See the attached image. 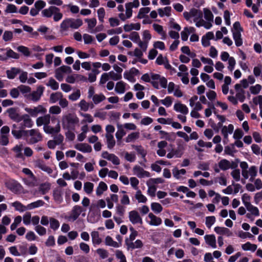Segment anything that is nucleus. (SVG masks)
<instances>
[{
	"label": "nucleus",
	"instance_id": "21",
	"mask_svg": "<svg viewBox=\"0 0 262 262\" xmlns=\"http://www.w3.org/2000/svg\"><path fill=\"white\" fill-rule=\"evenodd\" d=\"M214 231L217 234L226 235L228 236H230L232 234L229 229L225 227H216L214 228Z\"/></svg>",
	"mask_w": 262,
	"mask_h": 262
},
{
	"label": "nucleus",
	"instance_id": "2",
	"mask_svg": "<svg viewBox=\"0 0 262 262\" xmlns=\"http://www.w3.org/2000/svg\"><path fill=\"white\" fill-rule=\"evenodd\" d=\"M79 122L78 118L73 114H68L62 117V124L63 128L74 130L76 124Z\"/></svg>",
	"mask_w": 262,
	"mask_h": 262
},
{
	"label": "nucleus",
	"instance_id": "54",
	"mask_svg": "<svg viewBox=\"0 0 262 262\" xmlns=\"http://www.w3.org/2000/svg\"><path fill=\"white\" fill-rule=\"evenodd\" d=\"M70 18L64 20L60 24L61 29L63 31L67 30L69 27H70Z\"/></svg>",
	"mask_w": 262,
	"mask_h": 262
},
{
	"label": "nucleus",
	"instance_id": "42",
	"mask_svg": "<svg viewBox=\"0 0 262 262\" xmlns=\"http://www.w3.org/2000/svg\"><path fill=\"white\" fill-rule=\"evenodd\" d=\"M139 137V132H134L130 134L127 136V137L125 139V141L127 143H129L133 141L134 140L138 139Z\"/></svg>",
	"mask_w": 262,
	"mask_h": 262
},
{
	"label": "nucleus",
	"instance_id": "4",
	"mask_svg": "<svg viewBox=\"0 0 262 262\" xmlns=\"http://www.w3.org/2000/svg\"><path fill=\"white\" fill-rule=\"evenodd\" d=\"M5 186L14 193H17L22 189L21 185L17 181L13 179H8L5 181Z\"/></svg>",
	"mask_w": 262,
	"mask_h": 262
},
{
	"label": "nucleus",
	"instance_id": "9",
	"mask_svg": "<svg viewBox=\"0 0 262 262\" xmlns=\"http://www.w3.org/2000/svg\"><path fill=\"white\" fill-rule=\"evenodd\" d=\"M21 121H23V122L20 124V129H24L26 127L30 128L33 126V121L28 114L22 115L20 119V122Z\"/></svg>",
	"mask_w": 262,
	"mask_h": 262
},
{
	"label": "nucleus",
	"instance_id": "57",
	"mask_svg": "<svg viewBox=\"0 0 262 262\" xmlns=\"http://www.w3.org/2000/svg\"><path fill=\"white\" fill-rule=\"evenodd\" d=\"M7 57L12 58L14 59H18L19 58V55L14 52L12 50H8L6 53Z\"/></svg>",
	"mask_w": 262,
	"mask_h": 262
},
{
	"label": "nucleus",
	"instance_id": "61",
	"mask_svg": "<svg viewBox=\"0 0 262 262\" xmlns=\"http://www.w3.org/2000/svg\"><path fill=\"white\" fill-rule=\"evenodd\" d=\"M215 221V217L214 216H207L206 217V225L209 228L214 223Z\"/></svg>",
	"mask_w": 262,
	"mask_h": 262
},
{
	"label": "nucleus",
	"instance_id": "15",
	"mask_svg": "<svg viewBox=\"0 0 262 262\" xmlns=\"http://www.w3.org/2000/svg\"><path fill=\"white\" fill-rule=\"evenodd\" d=\"M84 211L81 206L79 205H75L73 207L72 210L70 218L72 219L73 221L76 220L79 217L80 214L82 211Z\"/></svg>",
	"mask_w": 262,
	"mask_h": 262
},
{
	"label": "nucleus",
	"instance_id": "41",
	"mask_svg": "<svg viewBox=\"0 0 262 262\" xmlns=\"http://www.w3.org/2000/svg\"><path fill=\"white\" fill-rule=\"evenodd\" d=\"M12 205L15 207L16 210L19 211L20 212H23L26 210H28L27 208V206H25L23 205L21 203L18 201L14 202L12 204Z\"/></svg>",
	"mask_w": 262,
	"mask_h": 262
},
{
	"label": "nucleus",
	"instance_id": "8",
	"mask_svg": "<svg viewBox=\"0 0 262 262\" xmlns=\"http://www.w3.org/2000/svg\"><path fill=\"white\" fill-rule=\"evenodd\" d=\"M29 135L31 136L29 141L30 144H34L42 140V136L37 129L29 130Z\"/></svg>",
	"mask_w": 262,
	"mask_h": 262
},
{
	"label": "nucleus",
	"instance_id": "28",
	"mask_svg": "<svg viewBox=\"0 0 262 262\" xmlns=\"http://www.w3.org/2000/svg\"><path fill=\"white\" fill-rule=\"evenodd\" d=\"M62 97H63V95L61 92H57L52 93L50 97V102L52 103H55Z\"/></svg>",
	"mask_w": 262,
	"mask_h": 262
},
{
	"label": "nucleus",
	"instance_id": "12",
	"mask_svg": "<svg viewBox=\"0 0 262 262\" xmlns=\"http://www.w3.org/2000/svg\"><path fill=\"white\" fill-rule=\"evenodd\" d=\"M102 157L107 160L112 161L115 165H119L120 164V160L118 157L113 154H109L107 151H104L102 153Z\"/></svg>",
	"mask_w": 262,
	"mask_h": 262
},
{
	"label": "nucleus",
	"instance_id": "24",
	"mask_svg": "<svg viewBox=\"0 0 262 262\" xmlns=\"http://www.w3.org/2000/svg\"><path fill=\"white\" fill-rule=\"evenodd\" d=\"M219 168L224 171H225L230 167V162L226 159L221 160L218 163Z\"/></svg>",
	"mask_w": 262,
	"mask_h": 262
},
{
	"label": "nucleus",
	"instance_id": "45",
	"mask_svg": "<svg viewBox=\"0 0 262 262\" xmlns=\"http://www.w3.org/2000/svg\"><path fill=\"white\" fill-rule=\"evenodd\" d=\"M94 184L91 182H88L84 184V190L88 194H90L92 192Z\"/></svg>",
	"mask_w": 262,
	"mask_h": 262
},
{
	"label": "nucleus",
	"instance_id": "31",
	"mask_svg": "<svg viewBox=\"0 0 262 262\" xmlns=\"http://www.w3.org/2000/svg\"><path fill=\"white\" fill-rule=\"evenodd\" d=\"M106 138L107 139V147L110 149L113 148L115 145V141L113 136L111 134H106Z\"/></svg>",
	"mask_w": 262,
	"mask_h": 262
},
{
	"label": "nucleus",
	"instance_id": "48",
	"mask_svg": "<svg viewBox=\"0 0 262 262\" xmlns=\"http://www.w3.org/2000/svg\"><path fill=\"white\" fill-rule=\"evenodd\" d=\"M204 17L208 21H212L213 15L210 10L207 8L204 9Z\"/></svg>",
	"mask_w": 262,
	"mask_h": 262
},
{
	"label": "nucleus",
	"instance_id": "7",
	"mask_svg": "<svg viewBox=\"0 0 262 262\" xmlns=\"http://www.w3.org/2000/svg\"><path fill=\"white\" fill-rule=\"evenodd\" d=\"M128 217L129 221L133 224H143L142 219L139 214V212L136 210H132L128 213Z\"/></svg>",
	"mask_w": 262,
	"mask_h": 262
},
{
	"label": "nucleus",
	"instance_id": "56",
	"mask_svg": "<svg viewBox=\"0 0 262 262\" xmlns=\"http://www.w3.org/2000/svg\"><path fill=\"white\" fill-rule=\"evenodd\" d=\"M79 106L81 110L86 112L89 110L90 104L83 99L79 102Z\"/></svg>",
	"mask_w": 262,
	"mask_h": 262
},
{
	"label": "nucleus",
	"instance_id": "22",
	"mask_svg": "<svg viewBox=\"0 0 262 262\" xmlns=\"http://www.w3.org/2000/svg\"><path fill=\"white\" fill-rule=\"evenodd\" d=\"M148 217L150 219L149 224L151 225L158 226L162 223V220L160 217L155 215L152 213H149L148 214Z\"/></svg>",
	"mask_w": 262,
	"mask_h": 262
},
{
	"label": "nucleus",
	"instance_id": "11",
	"mask_svg": "<svg viewBox=\"0 0 262 262\" xmlns=\"http://www.w3.org/2000/svg\"><path fill=\"white\" fill-rule=\"evenodd\" d=\"M7 113H8L9 118L16 122H20V119L21 117L17 112V109L15 107H11L7 110Z\"/></svg>",
	"mask_w": 262,
	"mask_h": 262
},
{
	"label": "nucleus",
	"instance_id": "59",
	"mask_svg": "<svg viewBox=\"0 0 262 262\" xmlns=\"http://www.w3.org/2000/svg\"><path fill=\"white\" fill-rule=\"evenodd\" d=\"M129 38L135 42H138L140 39V36L137 32H133L129 35Z\"/></svg>",
	"mask_w": 262,
	"mask_h": 262
},
{
	"label": "nucleus",
	"instance_id": "53",
	"mask_svg": "<svg viewBox=\"0 0 262 262\" xmlns=\"http://www.w3.org/2000/svg\"><path fill=\"white\" fill-rule=\"evenodd\" d=\"M13 38V33L10 31H5L3 38L5 41H8L11 40Z\"/></svg>",
	"mask_w": 262,
	"mask_h": 262
},
{
	"label": "nucleus",
	"instance_id": "23",
	"mask_svg": "<svg viewBox=\"0 0 262 262\" xmlns=\"http://www.w3.org/2000/svg\"><path fill=\"white\" fill-rule=\"evenodd\" d=\"M233 37L236 46L237 47L241 46L243 44V40L240 31H233Z\"/></svg>",
	"mask_w": 262,
	"mask_h": 262
},
{
	"label": "nucleus",
	"instance_id": "20",
	"mask_svg": "<svg viewBox=\"0 0 262 262\" xmlns=\"http://www.w3.org/2000/svg\"><path fill=\"white\" fill-rule=\"evenodd\" d=\"M21 70L16 68H12L10 70L6 71L7 77L9 79H14L17 74L20 73Z\"/></svg>",
	"mask_w": 262,
	"mask_h": 262
},
{
	"label": "nucleus",
	"instance_id": "1",
	"mask_svg": "<svg viewBox=\"0 0 262 262\" xmlns=\"http://www.w3.org/2000/svg\"><path fill=\"white\" fill-rule=\"evenodd\" d=\"M41 15L42 16L47 18H50L53 16V19L55 21L60 20L63 16L59 8L54 6H51L48 8L42 10Z\"/></svg>",
	"mask_w": 262,
	"mask_h": 262
},
{
	"label": "nucleus",
	"instance_id": "5",
	"mask_svg": "<svg viewBox=\"0 0 262 262\" xmlns=\"http://www.w3.org/2000/svg\"><path fill=\"white\" fill-rule=\"evenodd\" d=\"M57 120H58V119L55 117H51L50 114H47L37 118L36 119V124L38 126H40L42 125L46 126L50 123V120H51L52 122H56Z\"/></svg>",
	"mask_w": 262,
	"mask_h": 262
},
{
	"label": "nucleus",
	"instance_id": "49",
	"mask_svg": "<svg viewBox=\"0 0 262 262\" xmlns=\"http://www.w3.org/2000/svg\"><path fill=\"white\" fill-rule=\"evenodd\" d=\"M96 252L99 256L102 259H104L108 256L107 251L104 249L99 248L96 250Z\"/></svg>",
	"mask_w": 262,
	"mask_h": 262
},
{
	"label": "nucleus",
	"instance_id": "55",
	"mask_svg": "<svg viewBox=\"0 0 262 262\" xmlns=\"http://www.w3.org/2000/svg\"><path fill=\"white\" fill-rule=\"evenodd\" d=\"M244 136V133L241 129L238 128L235 129L233 134V138L235 140L241 139Z\"/></svg>",
	"mask_w": 262,
	"mask_h": 262
},
{
	"label": "nucleus",
	"instance_id": "58",
	"mask_svg": "<svg viewBox=\"0 0 262 262\" xmlns=\"http://www.w3.org/2000/svg\"><path fill=\"white\" fill-rule=\"evenodd\" d=\"M85 21L88 23V28L90 30L93 29L96 25V19L95 18L92 19L86 18Z\"/></svg>",
	"mask_w": 262,
	"mask_h": 262
},
{
	"label": "nucleus",
	"instance_id": "34",
	"mask_svg": "<svg viewBox=\"0 0 262 262\" xmlns=\"http://www.w3.org/2000/svg\"><path fill=\"white\" fill-rule=\"evenodd\" d=\"M70 27L73 29L78 28L83 24L82 20L80 19H74L70 18Z\"/></svg>",
	"mask_w": 262,
	"mask_h": 262
},
{
	"label": "nucleus",
	"instance_id": "47",
	"mask_svg": "<svg viewBox=\"0 0 262 262\" xmlns=\"http://www.w3.org/2000/svg\"><path fill=\"white\" fill-rule=\"evenodd\" d=\"M151 208L155 213H158L162 211V206L158 203H152L151 204Z\"/></svg>",
	"mask_w": 262,
	"mask_h": 262
},
{
	"label": "nucleus",
	"instance_id": "14",
	"mask_svg": "<svg viewBox=\"0 0 262 262\" xmlns=\"http://www.w3.org/2000/svg\"><path fill=\"white\" fill-rule=\"evenodd\" d=\"M133 171L139 178L149 177L150 173L149 172L144 170L142 167L138 165H136L133 168Z\"/></svg>",
	"mask_w": 262,
	"mask_h": 262
},
{
	"label": "nucleus",
	"instance_id": "25",
	"mask_svg": "<svg viewBox=\"0 0 262 262\" xmlns=\"http://www.w3.org/2000/svg\"><path fill=\"white\" fill-rule=\"evenodd\" d=\"M105 244L106 246H112L114 248H118L120 244L114 241L110 236H107L105 238Z\"/></svg>",
	"mask_w": 262,
	"mask_h": 262
},
{
	"label": "nucleus",
	"instance_id": "6",
	"mask_svg": "<svg viewBox=\"0 0 262 262\" xmlns=\"http://www.w3.org/2000/svg\"><path fill=\"white\" fill-rule=\"evenodd\" d=\"M25 110L32 117H36L39 113L45 114L47 112L46 108L41 105H39L33 108L26 107Z\"/></svg>",
	"mask_w": 262,
	"mask_h": 262
},
{
	"label": "nucleus",
	"instance_id": "52",
	"mask_svg": "<svg viewBox=\"0 0 262 262\" xmlns=\"http://www.w3.org/2000/svg\"><path fill=\"white\" fill-rule=\"evenodd\" d=\"M22 218L20 216H16L14 219V222L12 223L10 226L11 230H15L17 226L19 224L21 221Z\"/></svg>",
	"mask_w": 262,
	"mask_h": 262
},
{
	"label": "nucleus",
	"instance_id": "36",
	"mask_svg": "<svg viewBox=\"0 0 262 262\" xmlns=\"http://www.w3.org/2000/svg\"><path fill=\"white\" fill-rule=\"evenodd\" d=\"M106 99L105 96L102 94H95L93 96L92 100L93 101V102L95 104H97L99 103L100 102L103 101Z\"/></svg>",
	"mask_w": 262,
	"mask_h": 262
},
{
	"label": "nucleus",
	"instance_id": "30",
	"mask_svg": "<svg viewBox=\"0 0 262 262\" xmlns=\"http://www.w3.org/2000/svg\"><path fill=\"white\" fill-rule=\"evenodd\" d=\"M118 131L116 133V137L118 140H121L122 137L126 134L125 132L123 129V125L117 124Z\"/></svg>",
	"mask_w": 262,
	"mask_h": 262
},
{
	"label": "nucleus",
	"instance_id": "19",
	"mask_svg": "<svg viewBox=\"0 0 262 262\" xmlns=\"http://www.w3.org/2000/svg\"><path fill=\"white\" fill-rule=\"evenodd\" d=\"M204 238L208 245L214 248L216 247L215 237L214 235H206Z\"/></svg>",
	"mask_w": 262,
	"mask_h": 262
},
{
	"label": "nucleus",
	"instance_id": "50",
	"mask_svg": "<svg viewBox=\"0 0 262 262\" xmlns=\"http://www.w3.org/2000/svg\"><path fill=\"white\" fill-rule=\"evenodd\" d=\"M17 49L19 52L22 53L26 56H29L30 55V52L27 47L20 46L18 47Z\"/></svg>",
	"mask_w": 262,
	"mask_h": 262
},
{
	"label": "nucleus",
	"instance_id": "27",
	"mask_svg": "<svg viewBox=\"0 0 262 262\" xmlns=\"http://www.w3.org/2000/svg\"><path fill=\"white\" fill-rule=\"evenodd\" d=\"M161 77L159 74L154 73H151V78L152 80L151 81V83L152 84V86L156 89H159V83L157 81L159 80Z\"/></svg>",
	"mask_w": 262,
	"mask_h": 262
},
{
	"label": "nucleus",
	"instance_id": "60",
	"mask_svg": "<svg viewBox=\"0 0 262 262\" xmlns=\"http://www.w3.org/2000/svg\"><path fill=\"white\" fill-rule=\"evenodd\" d=\"M35 230L39 235H44L46 234V229L40 225L36 226Z\"/></svg>",
	"mask_w": 262,
	"mask_h": 262
},
{
	"label": "nucleus",
	"instance_id": "3",
	"mask_svg": "<svg viewBox=\"0 0 262 262\" xmlns=\"http://www.w3.org/2000/svg\"><path fill=\"white\" fill-rule=\"evenodd\" d=\"M45 88L42 85L38 86L36 91H33L32 93L25 95V96L27 99L32 100L34 102L38 101L41 96L42 95Z\"/></svg>",
	"mask_w": 262,
	"mask_h": 262
},
{
	"label": "nucleus",
	"instance_id": "33",
	"mask_svg": "<svg viewBox=\"0 0 262 262\" xmlns=\"http://www.w3.org/2000/svg\"><path fill=\"white\" fill-rule=\"evenodd\" d=\"M45 202L42 200H38L36 202L31 203L27 206L28 210H31L32 209L42 206L44 205Z\"/></svg>",
	"mask_w": 262,
	"mask_h": 262
},
{
	"label": "nucleus",
	"instance_id": "37",
	"mask_svg": "<svg viewBox=\"0 0 262 262\" xmlns=\"http://www.w3.org/2000/svg\"><path fill=\"white\" fill-rule=\"evenodd\" d=\"M224 152L225 154L233 157L234 153L236 152L234 148V144H231L230 145L226 146L225 147Z\"/></svg>",
	"mask_w": 262,
	"mask_h": 262
},
{
	"label": "nucleus",
	"instance_id": "32",
	"mask_svg": "<svg viewBox=\"0 0 262 262\" xmlns=\"http://www.w3.org/2000/svg\"><path fill=\"white\" fill-rule=\"evenodd\" d=\"M50 184L48 183L41 184L39 187V191L41 194H45L50 189Z\"/></svg>",
	"mask_w": 262,
	"mask_h": 262
},
{
	"label": "nucleus",
	"instance_id": "18",
	"mask_svg": "<svg viewBox=\"0 0 262 262\" xmlns=\"http://www.w3.org/2000/svg\"><path fill=\"white\" fill-rule=\"evenodd\" d=\"M174 110L178 112H180L184 115L188 114V109L187 106L181 103H176L174 105Z\"/></svg>",
	"mask_w": 262,
	"mask_h": 262
},
{
	"label": "nucleus",
	"instance_id": "26",
	"mask_svg": "<svg viewBox=\"0 0 262 262\" xmlns=\"http://www.w3.org/2000/svg\"><path fill=\"white\" fill-rule=\"evenodd\" d=\"M92 242L94 245H99L102 242L101 238L99 237L98 231H93L91 233Z\"/></svg>",
	"mask_w": 262,
	"mask_h": 262
},
{
	"label": "nucleus",
	"instance_id": "10",
	"mask_svg": "<svg viewBox=\"0 0 262 262\" xmlns=\"http://www.w3.org/2000/svg\"><path fill=\"white\" fill-rule=\"evenodd\" d=\"M57 124L55 127H53L50 125H47L43 126V130L45 133L49 134H57L60 130V121L58 119L56 121Z\"/></svg>",
	"mask_w": 262,
	"mask_h": 262
},
{
	"label": "nucleus",
	"instance_id": "38",
	"mask_svg": "<svg viewBox=\"0 0 262 262\" xmlns=\"http://www.w3.org/2000/svg\"><path fill=\"white\" fill-rule=\"evenodd\" d=\"M242 249L244 250L248 251L251 250L253 252L255 251L257 249V246L255 244H252L250 242H247L242 246Z\"/></svg>",
	"mask_w": 262,
	"mask_h": 262
},
{
	"label": "nucleus",
	"instance_id": "17",
	"mask_svg": "<svg viewBox=\"0 0 262 262\" xmlns=\"http://www.w3.org/2000/svg\"><path fill=\"white\" fill-rule=\"evenodd\" d=\"M133 148L135 149L138 155L141 156L142 159H143V161L144 162H146V159L145 158L146 155H147V151L146 150L144 149V148L141 145H132Z\"/></svg>",
	"mask_w": 262,
	"mask_h": 262
},
{
	"label": "nucleus",
	"instance_id": "63",
	"mask_svg": "<svg viewBox=\"0 0 262 262\" xmlns=\"http://www.w3.org/2000/svg\"><path fill=\"white\" fill-rule=\"evenodd\" d=\"M116 256L117 258L120 259V262H126V257L121 251L117 250Z\"/></svg>",
	"mask_w": 262,
	"mask_h": 262
},
{
	"label": "nucleus",
	"instance_id": "40",
	"mask_svg": "<svg viewBox=\"0 0 262 262\" xmlns=\"http://www.w3.org/2000/svg\"><path fill=\"white\" fill-rule=\"evenodd\" d=\"M125 83L122 81H119L117 83L115 87V91L118 93H123L125 92Z\"/></svg>",
	"mask_w": 262,
	"mask_h": 262
},
{
	"label": "nucleus",
	"instance_id": "44",
	"mask_svg": "<svg viewBox=\"0 0 262 262\" xmlns=\"http://www.w3.org/2000/svg\"><path fill=\"white\" fill-rule=\"evenodd\" d=\"M135 198L139 203H145L147 201L146 198L142 194L141 190H138L135 194Z\"/></svg>",
	"mask_w": 262,
	"mask_h": 262
},
{
	"label": "nucleus",
	"instance_id": "16",
	"mask_svg": "<svg viewBox=\"0 0 262 262\" xmlns=\"http://www.w3.org/2000/svg\"><path fill=\"white\" fill-rule=\"evenodd\" d=\"M75 148L83 152H91L92 147L87 143H78L75 145Z\"/></svg>",
	"mask_w": 262,
	"mask_h": 262
},
{
	"label": "nucleus",
	"instance_id": "62",
	"mask_svg": "<svg viewBox=\"0 0 262 262\" xmlns=\"http://www.w3.org/2000/svg\"><path fill=\"white\" fill-rule=\"evenodd\" d=\"M231 175L236 181L240 180V170L239 169H235L233 170L231 172Z\"/></svg>",
	"mask_w": 262,
	"mask_h": 262
},
{
	"label": "nucleus",
	"instance_id": "29",
	"mask_svg": "<svg viewBox=\"0 0 262 262\" xmlns=\"http://www.w3.org/2000/svg\"><path fill=\"white\" fill-rule=\"evenodd\" d=\"M107 189V186L106 184L103 182H100L96 189V194L98 196L101 195Z\"/></svg>",
	"mask_w": 262,
	"mask_h": 262
},
{
	"label": "nucleus",
	"instance_id": "64",
	"mask_svg": "<svg viewBox=\"0 0 262 262\" xmlns=\"http://www.w3.org/2000/svg\"><path fill=\"white\" fill-rule=\"evenodd\" d=\"M253 103L255 105L259 104V108H262V96L259 95L257 97H255L253 99Z\"/></svg>",
	"mask_w": 262,
	"mask_h": 262
},
{
	"label": "nucleus",
	"instance_id": "39",
	"mask_svg": "<svg viewBox=\"0 0 262 262\" xmlns=\"http://www.w3.org/2000/svg\"><path fill=\"white\" fill-rule=\"evenodd\" d=\"M46 85L50 86L53 90H56L59 88L58 83L53 78H50L48 82L46 83Z\"/></svg>",
	"mask_w": 262,
	"mask_h": 262
},
{
	"label": "nucleus",
	"instance_id": "51",
	"mask_svg": "<svg viewBox=\"0 0 262 262\" xmlns=\"http://www.w3.org/2000/svg\"><path fill=\"white\" fill-rule=\"evenodd\" d=\"M46 5V3L42 0H38L36 1L34 4V7H35L38 11H40L44 7H45Z\"/></svg>",
	"mask_w": 262,
	"mask_h": 262
},
{
	"label": "nucleus",
	"instance_id": "35",
	"mask_svg": "<svg viewBox=\"0 0 262 262\" xmlns=\"http://www.w3.org/2000/svg\"><path fill=\"white\" fill-rule=\"evenodd\" d=\"M13 151L15 152V157L17 158H24L23 154L22 153V145H16L13 147Z\"/></svg>",
	"mask_w": 262,
	"mask_h": 262
},
{
	"label": "nucleus",
	"instance_id": "43",
	"mask_svg": "<svg viewBox=\"0 0 262 262\" xmlns=\"http://www.w3.org/2000/svg\"><path fill=\"white\" fill-rule=\"evenodd\" d=\"M247 209L251 213L255 215H259V211L257 207L253 206L251 203L245 206Z\"/></svg>",
	"mask_w": 262,
	"mask_h": 262
},
{
	"label": "nucleus",
	"instance_id": "13",
	"mask_svg": "<svg viewBox=\"0 0 262 262\" xmlns=\"http://www.w3.org/2000/svg\"><path fill=\"white\" fill-rule=\"evenodd\" d=\"M34 165L36 167H37L42 170L47 172L49 174L52 173V169L47 166L45 162L42 160H37L34 162Z\"/></svg>",
	"mask_w": 262,
	"mask_h": 262
},
{
	"label": "nucleus",
	"instance_id": "46",
	"mask_svg": "<svg viewBox=\"0 0 262 262\" xmlns=\"http://www.w3.org/2000/svg\"><path fill=\"white\" fill-rule=\"evenodd\" d=\"M50 223V228L54 230H56L59 227V222L58 221L53 217H50L49 219Z\"/></svg>",
	"mask_w": 262,
	"mask_h": 262
}]
</instances>
